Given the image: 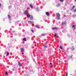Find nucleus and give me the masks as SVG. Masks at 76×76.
Segmentation results:
<instances>
[{"instance_id": "f257e3e1", "label": "nucleus", "mask_w": 76, "mask_h": 76, "mask_svg": "<svg viewBox=\"0 0 76 76\" xmlns=\"http://www.w3.org/2000/svg\"><path fill=\"white\" fill-rule=\"evenodd\" d=\"M28 10H26L24 12V14L25 15H27V18H30V20H33V16L32 15H29V14H28Z\"/></svg>"}, {"instance_id": "f03ea898", "label": "nucleus", "mask_w": 76, "mask_h": 76, "mask_svg": "<svg viewBox=\"0 0 76 76\" xmlns=\"http://www.w3.org/2000/svg\"><path fill=\"white\" fill-rule=\"evenodd\" d=\"M56 16L58 20H60V14H59V13H56Z\"/></svg>"}, {"instance_id": "7ed1b4c3", "label": "nucleus", "mask_w": 76, "mask_h": 76, "mask_svg": "<svg viewBox=\"0 0 76 76\" xmlns=\"http://www.w3.org/2000/svg\"><path fill=\"white\" fill-rule=\"evenodd\" d=\"M28 22V23H31V24H32V25H33V23H34V22L31 21H29Z\"/></svg>"}, {"instance_id": "20e7f679", "label": "nucleus", "mask_w": 76, "mask_h": 76, "mask_svg": "<svg viewBox=\"0 0 76 76\" xmlns=\"http://www.w3.org/2000/svg\"><path fill=\"white\" fill-rule=\"evenodd\" d=\"M8 18L9 20H10V19L11 18V16L9 15H8Z\"/></svg>"}, {"instance_id": "39448f33", "label": "nucleus", "mask_w": 76, "mask_h": 76, "mask_svg": "<svg viewBox=\"0 0 76 76\" xmlns=\"http://www.w3.org/2000/svg\"><path fill=\"white\" fill-rule=\"evenodd\" d=\"M20 50H21V52L22 51L23 52V51H25V50H24V49L23 48H21Z\"/></svg>"}, {"instance_id": "423d86ee", "label": "nucleus", "mask_w": 76, "mask_h": 76, "mask_svg": "<svg viewBox=\"0 0 76 76\" xmlns=\"http://www.w3.org/2000/svg\"><path fill=\"white\" fill-rule=\"evenodd\" d=\"M46 14L48 16L49 15H50V13H49V12H46Z\"/></svg>"}, {"instance_id": "0eeeda50", "label": "nucleus", "mask_w": 76, "mask_h": 76, "mask_svg": "<svg viewBox=\"0 0 76 76\" xmlns=\"http://www.w3.org/2000/svg\"><path fill=\"white\" fill-rule=\"evenodd\" d=\"M72 51H74L75 50V48H74V47L73 46H72Z\"/></svg>"}, {"instance_id": "6e6552de", "label": "nucleus", "mask_w": 76, "mask_h": 76, "mask_svg": "<svg viewBox=\"0 0 76 76\" xmlns=\"http://www.w3.org/2000/svg\"><path fill=\"white\" fill-rule=\"evenodd\" d=\"M50 66L51 67H53V65H52V63H50Z\"/></svg>"}, {"instance_id": "1a4fd4ad", "label": "nucleus", "mask_w": 76, "mask_h": 76, "mask_svg": "<svg viewBox=\"0 0 76 76\" xmlns=\"http://www.w3.org/2000/svg\"><path fill=\"white\" fill-rule=\"evenodd\" d=\"M18 65H19V66H22V65L19 62H18Z\"/></svg>"}, {"instance_id": "9d476101", "label": "nucleus", "mask_w": 76, "mask_h": 76, "mask_svg": "<svg viewBox=\"0 0 76 76\" xmlns=\"http://www.w3.org/2000/svg\"><path fill=\"white\" fill-rule=\"evenodd\" d=\"M35 26L36 27V28H38V29H39V28H40L38 26L36 25Z\"/></svg>"}, {"instance_id": "9b49d317", "label": "nucleus", "mask_w": 76, "mask_h": 76, "mask_svg": "<svg viewBox=\"0 0 76 76\" xmlns=\"http://www.w3.org/2000/svg\"><path fill=\"white\" fill-rule=\"evenodd\" d=\"M53 29V30H54L55 29H58V28H57L56 27H55V28H52Z\"/></svg>"}, {"instance_id": "f8f14e48", "label": "nucleus", "mask_w": 76, "mask_h": 76, "mask_svg": "<svg viewBox=\"0 0 76 76\" xmlns=\"http://www.w3.org/2000/svg\"><path fill=\"white\" fill-rule=\"evenodd\" d=\"M30 7H31V8H33V7L32 6V4H30Z\"/></svg>"}, {"instance_id": "ddd939ff", "label": "nucleus", "mask_w": 76, "mask_h": 76, "mask_svg": "<svg viewBox=\"0 0 76 76\" xmlns=\"http://www.w3.org/2000/svg\"><path fill=\"white\" fill-rule=\"evenodd\" d=\"M60 6V4H58L56 5V7H58L59 6Z\"/></svg>"}, {"instance_id": "4468645a", "label": "nucleus", "mask_w": 76, "mask_h": 76, "mask_svg": "<svg viewBox=\"0 0 76 76\" xmlns=\"http://www.w3.org/2000/svg\"><path fill=\"white\" fill-rule=\"evenodd\" d=\"M75 26H76V25H74L73 26H72V28H74V29H75Z\"/></svg>"}, {"instance_id": "2eb2a0df", "label": "nucleus", "mask_w": 76, "mask_h": 76, "mask_svg": "<svg viewBox=\"0 0 76 76\" xmlns=\"http://www.w3.org/2000/svg\"><path fill=\"white\" fill-rule=\"evenodd\" d=\"M23 41H26V38H24L23 39Z\"/></svg>"}, {"instance_id": "dca6fc26", "label": "nucleus", "mask_w": 76, "mask_h": 76, "mask_svg": "<svg viewBox=\"0 0 76 76\" xmlns=\"http://www.w3.org/2000/svg\"><path fill=\"white\" fill-rule=\"evenodd\" d=\"M42 36H45V34L44 33L42 34Z\"/></svg>"}, {"instance_id": "f3484780", "label": "nucleus", "mask_w": 76, "mask_h": 76, "mask_svg": "<svg viewBox=\"0 0 76 76\" xmlns=\"http://www.w3.org/2000/svg\"><path fill=\"white\" fill-rule=\"evenodd\" d=\"M74 13H76V9H75L74 10Z\"/></svg>"}, {"instance_id": "a211bd4d", "label": "nucleus", "mask_w": 76, "mask_h": 76, "mask_svg": "<svg viewBox=\"0 0 76 76\" xmlns=\"http://www.w3.org/2000/svg\"><path fill=\"white\" fill-rule=\"evenodd\" d=\"M66 23V22H63L62 23V25H64V24H65V23Z\"/></svg>"}, {"instance_id": "6ab92c4d", "label": "nucleus", "mask_w": 76, "mask_h": 76, "mask_svg": "<svg viewBox=\"0 0 76 76\" xmlns=\"http://www.w3.org/2000/svg\"><path fill=\"white\" fill-rule=\"evenodd\" d=\"M9 52L7 53V56H9Z\"/></svg>"}, {"instance_id": "aec40b11", "label": "nucleus", "mask_w": 76, "mask_h": 76, "mask_svg": "<svg viewBox=\"0 0 76 76\" xmlns=\"http://www.w3.org/2000/svg\"><path fill=\"white\" fill-rule=\"evenodd\" d=\"M47 46H46L45 45H44V47H45V48H47Z\"/></svg>"}, {"instance_id": "412c9836", "label": "nucleus", "mask_w": 76, "mask_h": 76, "mask_svg": "<svg viewBox=\"0 0 76 76\" xmlns=\"http://www.w3.org/2000/svg\"><path fill=\"white\" fill-rule=\"evenodd\" d=\"M59 1L61 2H63V1H64V0H59Z\"/></svg>"}, {"instance_id": "4be33fe9", "label": "nucleus", "mask_w": 76, "mask_h": 76, "mask_svg": "<svg viewBox=\"0 0 76 76\" xmlns=\"http://www.w3.org/2000/svg\"><path fill=\"white\" fill-rule=\"evenodd\" d=\"M60 48H61V50H62V49H63V48H62V47H61V46H60Z\"/></svg>"}, {"instance_id": "5701e85b", "label": "nucleus", "mask_w": 76, "mask_h": 76, "mask_svg": "<svg viewBox=\"0 0 76 76\" xmlns=\"http://www.w3.org/2000/svg\"><path fill=\"white\" fill-rule=\"evenodd\" d=\"M75 6H73L72 7V9H73L75 8Z\"/></svg>"}, {"instance_id": "b1692460", "label": "nucleus", "mask_w": 76, "mask_h": 76, "mask_svg": "<svg viewBox=\"0 0 76 76\" xmlns=\"http://www.w3.org/2000/svg\"><path fill=\"white\" fill-rule=\"evenodd\" d=\"M38 7H37L36 8V10H38Z\"/></svg>"}, {"instance_id": "393cba45", "label": "nucleus", "mask_w": 76, "mask_h": 76, "mask_svg": "<svg viewBox=\"0 0 76 76\" xmlns=\"http://www.w3.org/2000/svg\"><path fill=\"white\" fill-rule=\"evenodd\" d=\"M56 36H57V34H56V33H55L54 37H56Z\"/></svg>"}, {"instance_id": "a878e982", "label": "nucleus", "mask_w": 76, "mask_h": 76, "mask_svg": "<svg viewBox=\"0 0 76 76\" xmlns=\"http://www.w3.org/2000/svg\"><path fill=\"white\" fill-rule=\"evenodd\" d=\"M5 74L6 75H8V74L7 73V72H6Z\"/></svg>"}, {"instance_id": "bb28decb", "label": "nucleus", "mask_w": 76, "mask_h": 76, "mask_svg": "<svg viewBox=\"0 0 76 76\" xmlns=\"http://www.w3.org/2000/svg\"><path fill=\"white\" fill-rule=\"evenodd\" d=\"M72 16L73 17H75V14H74V15H73Z\"/></svg>"}, {"instance_id": "cd10ccee", "label": "nucleus", "mask_w": 76, "mask_h": 76, "mask_svg": "<svg viewBox=\"0 0 76 76\" xmlns=\"http://www.w3.org/2000/svg\"><path fill=\"white\" fill-rule=\"evenodd\" d=\"M31 32H34V30H31Z\"/></svg>"}, {"instance_id": "c85d7f7f", "label": "nucleus", "mask_w": 76, "mask_h": 76, "mask_svg": "<svg viewBox=\"0 0 76 76\" xmlns=\"http://www.w3.org/2000/svg\"><path fill=\"white\" fill-rule=\"evenodd\" d=\"M69 57H70V58H72V56H70Z\"/></svg>"}, {"instance_id": "c756f323", "label": "nucleus", "mask_w": 76, "mask_h": 76, "mask_svg": "<svg viewBox=\"0 0 76 76\" xmlns=\"http://www.w3.org/2000/svg\"><path fill=\"white\" fill-rule=\"evenodd\" d=\"M1 3H0V7H1Z\"/></svg>"}, {"instance_id": "7c9ffc66", "label": "nucleus", "mask_w": 76, "mask_h": 76, "mask_svg": "<svg viewBox=\"0 0 76 76\" xmlns=\"http://www.w3.org/2000/svg\"><path fill=\"white\" fill-rule=\"evenodd\" d=\"M67 75H68L67 73H66V76H67Z\"/></svg>"}, {"instance_id": "2f4dec72", "label": "nucleus", "mask_w": 76, "mask_h": 76, "mask_svg": "<svg viewBox=\"0 0 76 76\" xmlns=\"http://www.w3.org/2000/svg\"><path fill=\"white\" fill-rule=\"evenodd\" d=\"M64 17H66V16L65 15H64Z\"/></svg>"}, {"instance_id": "473e14b6", "label": "nucleus", "mask_w": 76, "mask_h": 76, "mask_svg": "<svg viewBox=\"0 0 76 76\" xmlns=\"http://www.w3.org/2000/svg\"><path fill=\"white\" fill-rule=\"evenodd\" d=\"M24 54V53L23 52V53H22V54Z\"/></svg>"}, {"instance_id": "72a5a7b5", "label": "nucleus", "mask_w": 76, "mask_h": 76, "mask_svg": "<svg viewBox=\"0 0 76 76\" xmlns=\"http://www.w3.org/2000/svg\"><path fill=\"white\" fill-rule=\"evenodd\" d=\"M15 32V31H12V32Z\"/></svg>"}, {"instance_id": "f704fd0d", "label": "nucleus", "mask_w": 76, "mask_h": 76, "mask_svg": "<svg viewBox=\"0 0 76 76\" xmlns=\"http://www.w3.org/2000/svg\"><path fill=\"white\" fill-rule=\"evenodd\" d=\"M12 70H13V71H14V69H12Z\"/></svg>"}, {"instance_id": "c9c22d12", "label": "nucleus", "mask_w": 76, "mask_h": 76, "mask_svg": "<svg viewBox=\"0 0 76 76\" xmlns=\"http://www.w3.org/2000/svg\"><path fill=\"white\" fill-rule=\"evenodd\" d=\"M57 38H58V36H56Z\"/></svg>"}, {"instance_id": "e433bc0d", "label": "nucleus", "mask_w": 76, "mask_h": 76, "mask_svg": "<svg viewBox=\"0 0 76 76\" xmlns=\"http://www.w3.org/2000/svg\"><path fill=\"white\" fill-rule=\"evenodd\" d=\"M75 1L76 2V0H75Z\"/></svg>"}, {"instance_id": "4c0bfd02", "label": "nucleus", "mask_w": 76, "mask_h": 76, "mask_svg": "<svg viewBox=\"0 0 76 76\" xmlns=\"http://www.w3.org/2000/svg\"><path fill=\"white\" fill-rule=\"evenodd\" d=\"M59 50H60V49H59Z\"/></svg>"}]
</instances>
